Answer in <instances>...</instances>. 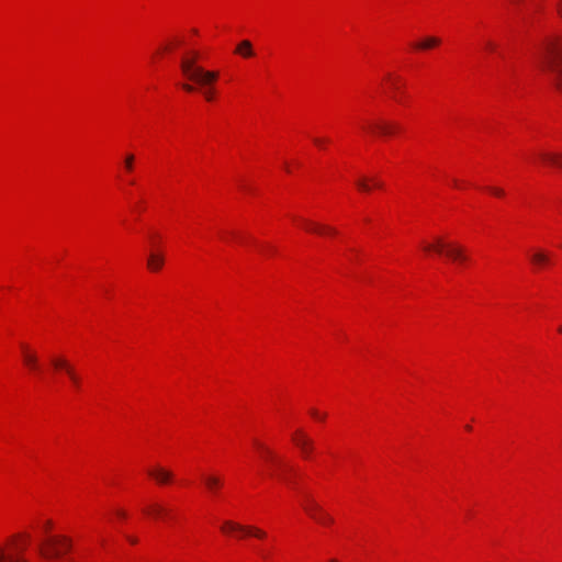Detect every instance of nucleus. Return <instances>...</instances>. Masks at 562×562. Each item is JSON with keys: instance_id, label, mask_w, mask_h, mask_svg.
<instances>
[{"instance_id": "1", "label": "nucleus", "mask_w": 562, "mask_h": 562, "mask_svg": "<svg viewBox=\"0 0 562 562\" xmlns=\"http://www.w3.org/2000/svg\"><path fill=\"white\" fill-rule=\"evenodd\" d=\"M201 58L200 52L188 48L182 53L180 68L183 76L192 81L191 83H182L181 88L189 93L200 91L206 101L211 102L215 98L214 85L218 80V71L206 70L198 65Z\"/></svg>"}, {"instance_id": "2", "label": "nucleus", "mask_w": 562, "mask_h": 562, "mask_svg": "<svg viewBox=\"0 0 562 562\" xmlns=\"http://www.w3.org/2000/svg\"><path fill=\"white\" fill-rule=\"evenodd\" d=\"M50 525L43 522L38 532L37 552L45 562H76L68 539L49 533Z\"/></svg>"}, {"instance_id": "3", "label": "nucleus", "mask_w": 562, "mask_h": 562, "mask_svg": "<svg viewBox=\"0 0 562 562\" xmlns=\"http://www.w3.org/2000/svg\"><path fill=\"white\" fill-rule=\"evenodd\" d=\"M258 452L260 458L267 464L269 474L285 482L289 486L296 488L300 474L297 471L284 459L276 454L269 448L258 443Z\"/></svg>"}, {"instance_id": "4", "label": "nucleus", "mask_w": 562, "mask_h": 562, "mask_svg": "<svg viewBox=\"0 0 562 562\" xmlns=\"http://www.w3.org/2000/svg\"><path fill=\"white\" fill-rule=\"evenodd\" d=\"M549 37L539 47V61L550 72L557 87L562 89V43Z\"/></svg>"}, {"instance_id": "5", "label": "nucleus", "mask_w": 562, "mask_h": 562, "mask_svg": "<svg viewBox=\"0 0 562 562\" xmlns=\"http://www.w3.org/2000/svg\"><path fill=\"white\" fill-rule=\"evenodd\" d=\"M32 542V535L20 533L9 538L0 546V562H29L23 553Z\"/></svg>"}, {"instance_id": "6", "label": "nucleus", "mask_w": 562, "mask_h": 562, "mask_svg": "<svg viewBox=\"0 0 562 562\" xmlns=\"http://www.w3.org/2000/svg\"><path fill=\"white\" fill-rule=\"evenodd\" d=\"M422 248L426 254L436 252L445 255L448 259L459 265H462L468 260L462 248L448 244L441 238H437L434 243H424Z\"/></svg>"}, {"instance_id": "7", "label": "nucleus", "mask_w": 562, "mask_h": 562, "mask_svg": "<svg viewBox=\"0 0 562 562\" xmlns=\"http://www.w3.org/2000/svg\"><path fill=\"white\" fill-rule=\"evenodd\" d=\"M301 505L307 515L322 525H327L330 521V517L319 507L314 498L306 492L302 493Z\"/></svg>"}, {"instance_id": "8", "label": "nucleus", "mask_w": 562, "mask_h": 562, "mask_svg": "<svg viewBox=\"0 0 562 562\" xmlns=\"http://www.w3.org/2000/svg\"><path fill=\"white\" fill-rule=\"evenodd\" d=\"M360 128L367 133L379 134L383 136H390L395 134L400 127L394 122H387L384 120L373 121V122H364L361 124Z\"/></svg>"}, {"instance_id": "9", "label": "nucleus", "mask_w": 562, "mask_h": 562, "mask_svg": "<svg viewBox=\"0 0 562 562\" xmlns=\"http://www.w3.org/2000/svg\"><path fill=\"white\" fill-rule=\"evenodd\" d=\"M221 530H222V532L227 533V535L228 533H238L240 537L254 536L259 539L266 538L265 531H262L258 528H255V527H247V526H243V525H239V524H236L233 521H225L221 526Z\"/></svg>"}, {"instance_id": "10", "label": "nucleus", "mask_w": 562, "mask_h": 562, "mask_svg": "<svg viewBox=\"0 0 562 562\" xmlns=\"http://www.w3.org/2000/svg\"><path fill=\"white\" fill-rule=\"evenodd\" d=\"M156 237H157V234L155 232L148 233V239H149V243L151 244V250L148 255L147 267L151 271L159 270L164 265L162 255L157 249H155Z\"/></svg>"}, {"instance_id": "11", "label": "nucleus", "mask_w": 562, "mask_h": 562, "mask_svg": "<svg viewBox=\"0 0 562 562\" xmlns=\"http://www.w3.org/2000/svg\"><path fill=\"white\" fill-rule=\"evenodd\" d=\"M143 512L146 516L159 520H168L173 516L172 509L158 503L147 505Z\"/></svg>"}, {"instance_id": "12", "label": "nucleus", "mask_w": 562, "mask_h": 562, "mask_svg": "<svg viewBox=\"0 0 562 562\" xmlns=\"http://www.w3.org/2000/svg\"><path fill=\"white\" fill-rule=\"evenodd\" d=\"M383 87L385 91H390L393 93V98L397 102H402L398 93L401 92L402 88L404 87V82L402 78L393 72L386 74L383 82Z\"/></svg>"}, {"instance_id": "13", "label": "nucleus", "mask_w": 562, "mask_h": 562, "mask_svg": "<svg viewBox=\"0 0 562 562\" xmlns=\"http://www.w3.org/2000/svg\"><path fill=\"white\" fill-rule=\"evenodd\" d=\"M22 360L24 366L32 372H35L41 379L43 378V369L35 353L31 352L26 346H22Z\"/></svg>"}, {"instance_id": "14", "label": "nucleus", "mask_w": 562, "mask_h": 562, "mask_svg": "<svg viewBox=\"0 0 562 562\" xmlns=\"http://www.w3.org/2000/svg\"><path fill=\"white\" fill-rule=\"evenodd\" d=\"M52 366L55 370H64L66 374L69 376L71 384L75 389H79L80 380L76 374L74 369L68 364V362L64 359L53 358L50 360Z\"/></svg>"}, {"instance_id": "15", "label": "nucleus", "mask_w": 562, "mask_h": 562, "mask_svg": "<svg viewBox=\"0 0 562 562\" xmlns=\"http://www.w3.org/2000/svg\"><path fill=\"white\" fill-rule=\"evenodd\" d=\"M296 224L301 228H303L307 232H311V233L318 234V235H333L334 234V229L331 227L326 226V225H321L317 223H313V222H310L306 220H297Z\"/></svg>"}, {"instance_id": "16", "label": "nucleus", "mask_w": 562, "mask_h": 562, "mask_svg": "<svg viewBox=\"0 0 562 562\" xmlns=\"http://www.w3.org/2000/svg\"><path fill=\"white\" fill-rule=\"evenodd\" d=\"M292 440L297 448L301 449L303 456L307 458L313 450L312 441L301 430H296L292 435Z\"/></svg>"}, {"instance_id": "17", "label": "nucleus", "mask_w": 562, "mask_h": 562, "mask_svg": "<svg viewBox=\"0 0 562 562\" xmlns=\"http://www.w3.org/2000/svg\"><path fill=\"white\" fill-rule=\"evenodd\" d=\"M148 475L159 484H167L172 480V473L160 467L148 470Z\"/></svg>"}, {"instance_id": "18", "label": "nucleus", "mask_w": 562, "mask_h": 562, "mask_svg": "<svg viewBox=\"0 0 562 562\" xmlns=\"http://www.w3.org/2000/svg\"><path fill=\"white\" fill-rule=\"evenodd\" d=\"M438 38L439 37H432V36H429V37H418L417 41H414L413 43H411V46L415 50L429 49V48H432V47H435V46H437L439 44Z\"/></svg>"}, {"instance_id": "19", "label": "nucleus", "mask_w": 562, "mask_h": 562, "mask_svg": "<svg viewBox=\"0 0 562 562\" xmlns=\"http://www.w3.org/2000/svg\"><path fill=\"white\" fill-rule=\"evenodd\" d=\"M537 159L541 160L546 165H550L562 169V154L539 153L537 155Z\"/></svg>"}, {"instance_id": "20", "label": "nucleus", "mask_w": 562, "mask_h": 562, "mask_svg": "<svg viewBox=\"0 0 562 562\" xmlns=\"http://www.w3.org/2000/svg\"><path fill=\"white\" fill-rule=\"evenodd\" d=\"M357 187L361 192H369L373 188H380V182L375 179L362 178L357 180Z\"/></svg>"}, {"instance_id": "21", "label": "nucleus", "mask_w": 562, "mask_h": 562, "mask_svg": "<svg viewBox=\"0 0 562 562\" xmlns=\"http://www.w3.org/2000/svg\"><path fill=\"white\" fill-rule=\"evenodd\" d=\"M530 261L537 267H542L550 262V256L547 252L537 251L530 255Z\"/></svg>"}, {"instance_id": "22", "label": "nucleus", "mask_w": 562, "mask_h": 562, "mask_svg": "<svg viewBox=\"0 0 562 562\" xmlns=\"http://www.w3.org/2000/svg\"><path fill=\"white\" fill-rule=\"evenodd\" d=\"M202 480L207 490L211 492H215L218 487H221L222 484L218 477L212 475H204Z\"/></svg>"}, {"instance_id": "23", "label": "nucleus", "mask_w": 562, "mask_h": 562, "mask_svg": "<svg viewBox=\"0 0 562 562\" xmlns=\"http://www.w3.org/2000/svg\"><path fill=\"white\" fill-rule=\"evenodd\" d=\"M236 50L238 54H240L244 57H249V56H252V54H254L252 47H251L250 43L247 41L240 42L238 44V46L236 47Z\"/></svg>"}, {"instance_id": "24", "label": "nucleus", "mask_w": 562, "mask_h": 562, "mask_svg": "<svg viewBox=\"0 0 562 562\" xmlns=\"http://www.w3.org/2000/svg\"><path fill=\"white\" fill-rule=\"evenodd\" d=\"M134 160H135V157L134 155L130 154L126 156L125 160H124V168L127 172H132L133 169H134Z\"/></svg>"}, {"instance_id": "25", "label": "nucleus", "mask_w": 562, "mask_h": 562, "mask_svg": "<svg viewBox=\"0 0 562 562\" xmlns=\"http://www.w3.org/2000/svg\"><path fill=\"white\" fill-rule=\"evenodd\" d=\"M484 190H486L487 192H490L491 194H494L496 196H503L504 195V191L502 189H498V188L485 187Z\"/></svg>"}, {"instance_id": "26", "label": "nucleus", "mask_w": 562, "mask_h": 562, "mask_svg": "<svg viewBox=\"0 0 562 562\" xmlns=\"http://www.w3.org/2000/svg\"><path fill=\"white\" fill-rule=\"evenodd\" d=\"M258 554L260 555V558L265 561H268L270 559V551L268 550H265V549H260L258 550Z\"/></svg>"}, {"instance_id": "27", "label": "nucleus", "mask_w": 562, "mask_h": 562, "mask_svg": "<svg viewBox=\"0 0 562 562\" xmlns=\"http://www.w3.org/2000/svg\"><path fill=\"white\" fill-rule=\"evenodd\" d=\"M178 46V42L177 41H170L168 42L166 45H165V50L166 52H171L173 48H176Z\"/></svg>"}, {"instance_id": "28", "label": "nucleus", "mask_w": 562, "mask_h": 562, "mask_svg": "<svg viewBox=\"0 0 562 562\" xmlns=\"http://www.w3.org/2000/svg\"><path fill=\"white\" fill-rule=\"evenodd\" d=\"M451 184L457 189H461L463 187V182L459 181L458 179H452Z\"/></svg>"}, {"instance_id": "29", "label": "nucleus", "mask_w": 562, "mask_h": 562, "mask_svg": "<svg viewBox=\"0 0 562 562\" xmlns=\"http://www.w3.org/2000/svg\"><path fill=\"white\" fill-rule=\"evenodd\" d=\"M233 237H234L235 239L239 240L240 243L246 241V240H247V238H248V237H246V236H244V235H241V234H235V233L233 234Z\"/></svg>"}, {"instance_id": "30", "label": "nucleus", "mask_w": 562, "mask_h": 562, "mask_svg": "<svg viewBox=\"0 0 562 562\" xmlns=\"http://www.w3.org/2000/svg\"><path fill=\"white\" fill-rule=\"evenodd\" d=\"M257 247L260 249V251H272V247L270 246L257 245Z\"/></svg>"}, {"instance_id": "31", "label": "nucleus", "mask_w": 562, "mask_h": 562, "mask_svg": "<svg viewBox=\"0 0 562 562\" xmlns=\"http://www.w3.org/2000/svg\"><path fill=\"white\" fill-rule=\"evenodd\" d=\"M312 416L315 418V419H322L323 417L319 416L318 412L316 411H313L312 412Z\"/></svg>"}, {"instance_id": "32", "label": "nucleus", "mask_w": 562, "mask_h": 562, "mask_svg": "<svg viewBox=\"0 0 562 562\" xmlns=\"http://www.w3.org/2000/svg\"><path fill=\"white\" fill-rule=\"evenodd\" d=\"M558 12H559L560 16L562 18V0H560V2L558 4Z\"/></svg>"}, {"instance_id": "33", "label": "nucleus", "mask_w": 562, "mask_h": 562, "mask_svg": "<svg viewBox=\"0 0 562 562\" xmlns=\"http://www.w3.org/2000/svg\"><path fill=\"white\" fill-rule=\"evenodd\" d=\"M116 515L121 518H123L125 516V514L122 512V510H117L116 512Z\"/></svg>"}, {"instance_id": "34", "label": "nucleus", "mask_w": 562, "mask_h": 562, "mask_svg": "<svg viewBox=\"0 0 562 562\" xmlns=\"http://www.w3.org/2000/svg\"><path fill=\"white\" fill-rule=\"evenodd\" d=\"M127 182H128V184H131V186H134V184H135V181H134V180H128Z\"/></svg>"}, {"instance_id": "35", "label": "nucleus", "mask_w": 562, "mask_h": 562, "mask_svg": "<svg viewBox=\"0 0 562 562\" xmlns=\"http://www.w3.org/2000/svg\"><path fill=\"white\" fill-rule=\"evenodd\" d=\"M315 144H316L317 146H321V140H319V139H316V140H315Z\"/></svg>"}, {"instance_id": "36", "label": "nucleus", "mask_w": 562, "mask_h": 562, "mask_svg": "<svg viewBox=\"0 0 562 562\" xmlns=\"http://www.w3.org/2000/svg\"><path fill=\"white\" fill-rule=\"evenodd\" d=\"M558 330H559V333H562V326H560Z\"/></svg>"}, {"instance_id": "37", "label": "nucleus", "mask_w": 562, "mask_h": 562, "mask_svg": "<svg viewBox=\"0 0 562 562\" xmlns=\"http://www.w3.org/2000/svg\"><path fill=\"white\" fill-rule=\"evenodd\" d=\"M328 562H338V561L333 559V560H329Z\"/></svg>"}]
</instances>
